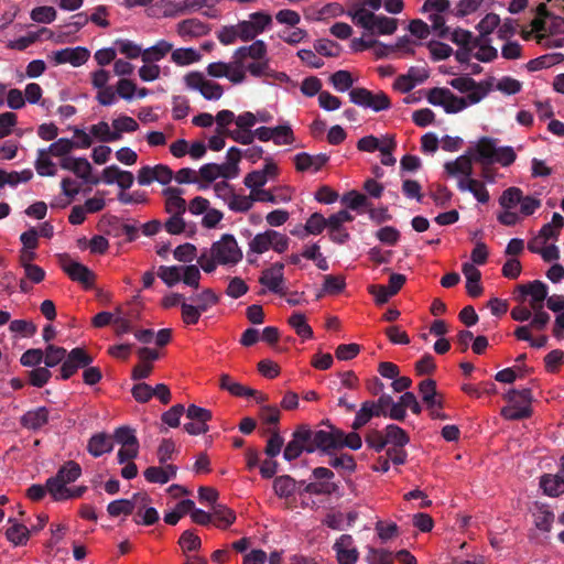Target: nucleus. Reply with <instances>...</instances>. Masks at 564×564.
Wrapping results in <instances>:
<instances>
[{"instance_id": "nucleus-1", "label": "nucleus", "mask_w": 564, "mask_h": 564, "mask_svg": "<svg viewBox=\"0 0 564 564\" xmlns=\"http://www.w3.org/2000/svg\"><path fill=\"white\" fill-rule=\"evenodd\" d=\"M448 84L465 96L458 97L448 88L443 87L433 88L426 95V99L431 105L443 108L446 113H457L470 106L477 105L491 91L489 82H476L468 75L454 77Z\"/></svg>"}, {"instance_id": "nucleus-2", "label": "nucleus", "mask_w": 564, "mask_h": 564, "mask_svg": "<svg viewBox=\"0 0 564 564\" xmlns=\"http://www.w3.org/2000/svg\"><path fill=\"white\" fill-rule=\"evenodd\" d=\"M383 0H355L348 14L352 22L362 28L367 34L375 36L391 35L398 28L397 20L376 13Z\"/></svg>"}, {"instance_id": "nucleus-3", "label": "nucleus", "mask_w": 564, "mask_h": 564, "mask_svg": "<svg viewBox=\"0 0 564 564\" xmlns=\"http://www.w3.org/2000/svg\"><path fill=\"white\" fill-rule=\"evenodd\" d=\"M310 449L324 456H334L344 448L358 451L362 446V440L359 433L352 431L346 433L336 425H326V429H308Z\"/></svg>"}, {"instance_id": "nucleus-4", "label": "nucleus", "mask_w": 564, "mask_h": 564, "mask_svg": "<svg viewBox=\"0 0 564 564\" xmlns=\"http://www.w3.org/2000/svg\"><path fill=\"white\" fill-rule=\"evenodd\" d=\"M272 25V17L265 11L250 13L246 20L223 28L218 33V40L224 45L234 44L237 40L248 42L265 32Z\"/></svg>"}, {"instance_id": "nucleus-5", "label": "nucleus", "mask_w": 564, "mask_h": 564, "mask_svg": "<svg viewBox=\"0 0 564 564\" xmlns=\"http://www.w3.org/2000/svg\"><path fill=\"white\" fill-rule=\"evenodd\" d=\"M533 34L536 42L546 47H560L563 44L564 20L560 17L544 13L531 23V31L525 34Z\"/></svg>"}, {"instance_id": "nucleus-6", "label": "nucleus", "mask_w": 564, "mask_h": 564, "mask_svg": "<svg viewBox=\"0 0 564 564\" xmlns=\"http://www.w3.org/2000/svg\"><path fill=\"white\" fill-rule=\"evenodd\" d=\"M273 116L267 109H259L254 112L242 111L235 115L231 110H220L217 113V124L220 130H226L227 126L235 123V128H254L257 123H269Z\"/></svg>"}, {"instance_id": "nucleus-7", "label": "nucleus", "mask_w": 564, "mask_h": 564, "mask_svg": "<svg viewBox=\"0 0 564 564\" xmlns=\"http://www.w3.org/2000/svg\"><path fill=\"white\" fill-rule=\"evenodd\" d=\"M158 276L169 286L172 288L180 282L185 285L197 289L202 278L197 265H161L158 270Z\"/></svg>"}, {"instance_id": "nucleus-8", "label": "nucleus", "mask_w": 564, "mask_h": 564, "mask_svg": "<svg viewBox=\"0 0 564 564\" xmlns=\"http://www.w3.org/2000/svg\"><path fill=\"white\" fill-rule=\"evenodd\" d=\"M191 302L182 303V321L186 325H195L198 323L203 313L217 304L218 296L210 289L189 297Z\"/></svg>"}, {"instance_id": "nucleus-9", "label": "nucleus", "mask_w": 564, "mask_h": 564, "mask_svg": "<svg viewBox=\"0 0 564 564\" xmlns=\"http://www.w3.org/2000/svg\"><path fill=\"white\" fill-rule=\"evenodd\" d=\"M508 405L502 408L501 415L507 421L525 420L531 415L532 395L530 390H510L506 394Z\"/></svg>"}, {"instance_id": "nucleus-10", "label": "nucleus", "mask_w": 564, "mask_h": 564, "mask_svg": "<svg viewBox=\"0 0 564 564\" xmlns=\"http://www.w3.org/2000/svg\"><path fill=\"white\" fill-rule=\"evenodd\" d=\"M290 239L286 235L268 229L257 234L248 243L249 252L262 254L269 250L283 253L289 249Z\"/></svg>"}, {"instance_id": "nucleus-11", "label": "nucleus", "mask_w": 564, "mask_h": 564, "mask_svg": "<svg viewBox=\"0 0 564 564\" xmlns=\"http://www.w3.org/2000/svg\"><path fill=\"white\" fill-rule=\"evenodd\" d=\"M367 445L376 452H381L387 444L403 447L409 443L408 434L399 425H387L386 433L371 430L366 435Z\"/></svg>"}, {"instance_id": "nucleus-12", "label": "nucleus", "mask_w": 564, "mask_h": 564, "mask_svg": "<svg viewBox=\"0 0 564 564\" xmlns=\"http://www.w3.org/2000/svg\"><path fill=\"white\" fill-rule=\"evenodd\" d=\"M210 254L220 265H234L242 259V251L232 235L225 234L214 242L209 249Z\"/></svg>"}, {"instance_id": "nucleus-13", "label": "nucleus", "mask_w": 564, "mask_h": 564, "mask_svg": "<svg viewBox=\"0 0 564 564\" xmlns=\"http://www.w3.org/2000/svg\"><path fill=\"white\" fill-rule=\"evenodd\" d=\"M422 12L427 17L436 35H447L448 28L445 24L446 15L451 13L449 0H426L422 7Z\"/></svg>"}, {"instance_id": "nucleus-14", "label": "nucleus", "mask_w": 564, "mask_h": 564, "mask_svg": "<svg viewBox=\"0 0 564 564\" xmlns=\"http://www.w3.org/2000/svg\"><path fill=\"white\" fill-rule=\"evenodd\" d=\"M187 89L199 93L206 100H219L224 88L216 82L208 79L203 73L191 72L184 76Z\"/></svg>"}, {"instance_id": "nucleus-15", "label": "nucleus", "mask_w": 564, "mask_h": 564, "mask_svg": "<svg viewBox=\"0 0 564 564\" xmlns=\"http://www.w3.org/2000/svg\"><path fill=\"white\" fill-rule=\"evenodd\" d=\"M207 74L214 78H227L231 84L245 83V64L232 56L230 62H214L207 65Z\"/></svg>"}, {"instance_id": "nucleus-16", "label": "nucleus", "mask_w": 564, "mask_h": 564, "mask_svg": "<svg viewBox=\"0 0 564 564\" xmlns=\"http://www.w3.org/2000/svg\"><path fill=\"white\" fill-rule=\"evenodd\" d=\"M349 99L352 104L375 112L390 108V100L382 91L372 93L366 88H354L349 91Z\"/></svg>"}, {"instance_id": "nucleus-17", "label": "nucleus", "mask_w": 564, "mask_h": 564, "mask_svg": "<svg viewBox=\"0 0 564 564\" xmlns=\"http://www.w3.org/2000/svg\"><path fill=\"white\" fill-rule=\"evenodd\" d=\"M91 85L97 89L96 99L101 106H113L116 104V94L113 87L109 86L110 73L104 68H99L91 73Z\"/></svg>"}, {"instance_id": "nucleus-18", "label": "nucleus", "mask_w": 564, "mask_h": 564, "mask_svg": "<svg viewBox=\"0 0 564 564\" xmlns=\"http://www.w3.org/2000/svg\"><path fill=\"white\" fill-rule=\"evenodd\" d=\"M292 436V440L286 444L283 452V457L286 460L291 462L296 459L303 452L312 454L307 425H301L293 432Z\"/></svg>"}, {"instance_id": "nucleus-19", "label": "nucleus", "mask_w": 564, "mask_h": 564, "mask_svg": "<svg viewBox=\"0 0 564 564\" xmlns=\"http://www.w3.org/2000/svg\"><path fill=\"white\" fill-rule=\"evenodd\" d=\"M228 137L243 145L251 144L256 139L268 142L272 141V127L235 128L232 131H228Z\"/></svg>"}, {"instance_id": "nucleus-20", "label": "nucleus", "mask_w": 564, "mask_h": 564, "mask_svg": "<svg viewBox=\"0 0 564 564\" xmlns=\"http://www.w3.org/2000/svg\"><path fill=\"white\" fill-rule=\"evenodd\" d=\"M518 290L522 296L528 299V306L531 310H540L544 307V302L547 299V285L542 281L535 280L527 284H521Z\"/></svg>"}, {"instance_id": "nucleus-21", "label": "nucleus", "mask_w": 564, "mask_h": 564, "mask_svg": "<svg viewBox=\"0 0 564 564\" xmlns=\"http://www.w3.org/2000/svg\"><path fill=\"white\" fill-rule=\"evenodd\" d=\"M89 55L87 48L76 46L54 51L48 55V58L56 65L68 63L74 67H79L88 61Z\"/></svg>"}, {"instance_id": "nucleus-22", "label": "nucleus", "mask_w": 564, "mask_h": 564, "mask_svg": "<svg viewBox=\"0 0 564 564\" xmlns=\"http://www.w3.org/2000/svg\"><path fill=\"white\" fill-rule=\"evenodd\" d=\"M219 387L234 397L253 399L258 403L264 401V395L261 392L241 384L227 373L220 375Z\"/></svg>"}, {"instance_id": "nucleus-23", "label": "nucleus", "mask_w": 564, "mask_h": 564, "mask_svg": "<svg viewBox=\"0 0 564 564\" xmlns=\"http://www.w3.org/2000/svg\"><path fill=\"white\" fill-rule=\"evenodd\" d=\"M283 271L284 264L281 262H275L262 272L259 282L270 292L282 294L284 292Z\"/></svg>"}, {"instance_id": "nucleus-24", "label": "nucleus", "mask_w": 564, "mask_h": 564, "mask_svg": "<svg viewBox=\"0 0 564 564\" xmlns=\"http://www.w3.org/2000/svg\"><path fill=\"white\" fill-rule=\"evenodd\" d=\"M175 32L183 41H192L207 35L209 28L200 20L192 18L180 21L175 25Z\"/></svg>"}, {"instance_id": "nucleus-25", "label": "nucleus", "mask_w": 564, "mask_h": 564, "mask_svg": "<svg viewBox=\"0 0 564 564\" xmlns=\"http://www.w3.org/2000/svg\"><path fill=\"white\" fill-rule=\"evenodd\" d=\"M497 147V142L494 139L481 138L469 147L468 153L473 159L482 164H492Z\"/></svg>"}, {"instance_id": "nucleus-26", "label": "nucleus", "mask_w": 564, "mask_h": 564, "mask_svg": "<svg viewBox=\"0 0 564 564\" xmlns=\"http://www.w3.org/2000/svg\"><path fill=\"white\" fill-rule=\"evenodd\" d=\"M62 268L72 280L82 283L86 288H89L94 282V273L86 265L68 257L62 259Z\"/></svg>"}, {"instance_id": "nucleus-27", "label": "nucleus", "mask_w": 564, "mask_h": 564, "mask_svg": "<svg viewBox=\"0 0 564 564\" xmlns=\"http://www.w3.org/2000/svg\"><path fill=\"white\" fill-rule=\"evenodd\" d=\"M445 172L448 176L454 177L459 181L465 180V177H470L473 173V158L467 152L453 161H448L444 164Z\"/></svg>"}, {"instance_id": "nucleus-28", "label": "nucleus", "mask_w": 564, "mask_h": 564, "mask_svg": "<svg viewBox=\"0 0 564 564\" xmlns=\"http://www.w3.org/2000/svg\"><path fill=\"white\" fill-rule=\"evenodd\" d=\"M352 538L349 534H343L334 544L336 551L337 561L339 564H356L359 557V553L356 547L352 546Z\"/></svg>"}, {"instance_id": "nucleus-29", "label": "nucleus", "mask_w": 564, "mask_h": 564, "mask_svg": "<svg viewBox=\"0 0 564 564\" xmlns=\"http://www.w3.org/2000/svg\"><path fill=\"white\" fill-rule=\"evenodd\" d=\"M59 165L62 169L74 173L77 177L86 183H97V181H91L90 178L93 167L88 160L85 158H64L59 162Z\"/></svg>"}, {"instance_id": "nucleus-30", "label": "nucleus", "mask_w": 564, "mask_h": 564, "mask_svg": "<svg viewBox=\"0 0 564 564\" xmlns=\"http://www.w3.org/2000/svg\"><path fill=\"white\" fill-rule=\"evenodd\" d=\"M427 76L429 74L425 68L412 67L406 74L397 77L393 87L401 93H408L415 86L422 84Z\"/></svg>"}, {"instance_id": "nucleus-31", "label": "nucleus", "mask_w": 564, "mask_h": 564, "mask_svg": "<svg viewBox=\"0 0 564 564\" xmlns=\"http://www.w3.org/2000/svg\"><path fill=\"white\" fill-rule=\"evenodd\" d=\"M234 57L243 64L247 58L254 61H269L267 44L262 40H256L248 46H241L237 48L234 52Z\"/></svg>"}, {"instance_id": "nucleus-32", "label": "nucleus", "mask_w": 564, "mask_h": 564, "mask_svg": "<svg viewBox=\"0 0 564 564\" xmlns=\"http://www.w3.org/2000/svg\"><path fill=\"white\" fill-rule=\"evenodd\" d=\"M252 75L253 77H267L273 78L276 80H286L288 76L284 73H275L270 68L269 61H254L246 64L245 63V82L247 80V74Z\"/></svg>"}, {"instance_id": "nucleus-33", "label": "nucleus", "mask_w": 564, "mask_h": 564, "mask_svg": "<svg viewBox=\"0 0 564 564\" xmlns=\"http://www.w3.org/2000/svg\"><path fill=\"white\" fill-rule=\"evenodd\" d=\"M327 161L328 156L326 154L310 155L302 152L294 156L295 167L299 172H317Z\"/></svg>"}, {"instance_id": "nucleus-34", "label": "nucleus", "mask_w": 564, "mask_h": 564, "mask_svg": "<svg viewBox=\"0 0 564 564\" xmlns=\"http://www.w3.org/2000/svg\"><path fill=\"white\" fill-rule=\"evenodd\" d=\"M184 0H159L152 7V15L175 18L185 14Z\"/></svg>"}, {"instance_id": "nucleus-35", "label": "nucleus", "mask_w": 564, "mask_h": 564, "mask_svg": "<svg viewBox=\"0 0 564 564\" xmlns=\"http://www.w3.org/2000/svg\"><path fill=\"white\" fill-rule=\"evenodd\" d=\"M165 196V210L170 215H183L186 210V202L182 197V191L175 187H169L163 191Z\"/></svg>"}, {"instance_id": "nucleus-36", "label": "nucleus", "mask_w": 564, "mask_h": 564, "mask_svg": "<svg viewBox=\"0 0 564 564\" xmlns=\"http://www.w3.org/2000/svg\"><path fill=\"white\" fill-rule=\"evenodd\" d=\"M220 1L221 0H184L183 4L185 13L200 12L207 18H217L218 10L216 9V6Z\"/></svg>"}, {"instance_id": "nucleus-37", "label": "nucleus", "mask_w": 564, "mask_h": 564, "mask_svg": "<svg viewBox=\"0 0 564 564\" xmlns=\"http://www.w3.org/2000/svg\"><path fill=\"white\" fill-rule=\"evenodd\" d=\"M563 226L564 217L558 213H554L551 221L545 224L531 240H539L541 243H546L550 239H556Z\"/></svg>"}, {"instance_id": "nucleus-38", "label": "nucleus", "mask_w": 564, "mask_h": 564, "mask_svg": "<svg viewBox=\"0 0 564 564\" xmlns=\"http://www.w3.org/2000/svg\"><path fill=\"white\" fill-rule=\"evenodd\" d=\"M200 59V52L194 47H173L171 51V62L177 66H189L198 63Z\"/></svg>"}, {"instance_id": "nucleus-39", "label": "nucleus", "mask_w": 564, "mask_h": 564, "mask_svg": "<svg viewBox=\"0 0 564 564\" xmlns=\"http://www.w3.org/2000/svg\"><path fill=\"white\" fill-rule=\"evenodd\" d=\"M462 271L466 278L467 293L473 297L479 296L482 292V288L480 285V271L469 262H465L463 264Z\"/></svg>"}, {"instance_id": "nucleus-40", "label": "nucleus", "mask_w": 564, "mask_h": 564, "mask_svg": "<svg viewBox=\"0 0 564 564\" xmlns=\"http://www.w3.org/2000/svg\"><path fill=\"white\" fill-rule=\"evenodd\" d=\"M457 187L460 192L471 193L474 197L481 204H485L489 200V193L486 189L484 183L473 178L471 176L459 181Z\"/></svg>"}, {"instance_id": "nucleus-41", "label": "nucleus", "mask_w": 564, "mask_h": 564, "mask_svg": "<svg viewBox=\"0 0 564 564\" xmlns=\"http://www.w3.org/2000/svg\"><path fill=\"white\" fill-rule=\"evenodd\" d=\"M43 35H45L47 39H51L53 36V33L48 29L42 28L36 32H29L23 36L9 41L8 47L12 50L23 51L32 44L40 41Z\"/></svg>"}, {"instance_id": "nucleus-42", "label": "nucleus", "mask_w": 564, "mask_h": 564, "mask_svg": "<svg viewBox=\"0 0 564 564\" xmlns=\"http://www.w3.org/2000/svg\"><path fill=\"white\" fill-rule=\"evenodd\" d=\"M113 444L111 437L106 433L93 435L88 442L87 449L94 457H100L105 453L111 452Z\"/></svg>"}, {"instance_id": "nucleus-43", "label": "nucleus", "mask_w": 564, "mask_h": 564, "mask_svg": "<svg viewBox=\"0 0 564 564\" xmlns=\"http://www.w3.org/2000/svg\"><path fill=\"white\" fill-rule=\"evenodd\" d=\"M54 155L45 149L37 150L35 160V170L41 176H55L57 174V164L52 160Z\"/></svg>"}, {"instance_id": "nucleus-44", "label": "nucleus", "mask_w": 564, "mask_h": 564, "mask_svg": "<svg viewBox=\"0 0 564 564\" xmlns=\"http://www.w3.org/2000/svg\"><path fill=\"white\" fill-rule=\"evenodd\" d=\"M173 44L166 40H159L152 46L143 48L142 62L156 63L171 53Z\"/></svg>"}, {"instance_id": "nucleus-45", "label": "nucleus", "mask_w": 564, "mask_h": 564, "mask_svg": "<svg viewBox=\"0 0 564 564\" xmlns=\"http://www.w3.org/2000/svg\"><path fill=\"white\" fill-rule=\"evenodd\" d=\"M33 177V172L30 169L17 171L0 170V188L4 186L15 187L19 184L26 183Z\"/></svg>"}, {"instance_id": "nucleus-46", "label": "nucleus", "mask_w": 564, "mask_h": 564, "mask_svg": "<svg viewBox=\"0 0 564 564\" xmlns=\"http://www.w3.org/2000/svg\"><path fill=\"white\" fill-rule=\"evenodd\" d=\"M540 486L550 497H558L564 492V477L556 474H546L541 477Z\"/></svg>"}, {"instance_id": "nucleus-47", "label": "nucleus", "mask_w": 564, "mask_h": 564, "mask_svg": "<svg viewBox=\"0 0 564 564\" xmlns=\"http://www.w3.org/2000/svg\"><path fill=\"white\" fill-rule=\"evenodd\" d=\"M328 465L336 470H345L349 474L355 473L357 469L355 457L351 454L343 453V451L334 456H329Z\"/></svg>"}, {"instance_id": "nucleus-48", "label": "nucleus", "mask_w": 564, "mask_h": 564, "mask_svg": "<svg viewBox=\"0 0 564 564\" xmlns=\"http://www.w3.org/2000/svg\"><path fill=\"white\" fill-rule=\"evenodd\" d=\"M112 325L115 327V333L118 336H122L124 334L134 332L132 316L126 314L121 306H117L115 308V317Z\"/></svg>"}, {"instance_id": "nucleus-49", "label": "nucleus", "mask_w": 564, "mask_h": 564, "mask_svg": "<svg viewBox=\"0 0 564 564\" xmlns=\"http://www.w3.org/2000/svg\"><path fill=\"white\" fill-rule=\"evenodd\" d=\"M528 249L533 253H539L546 262L556 261L560 258V250L555 245L547 246L539 240H530Z\"/></svg>"}, {"instance_id": "nucleus-50", "label": "nucleus", "mask_w": 564, "mask_h": 564, "mask_svg": "<svg viewBox=\"0 0 564 564\" xmlns=\"http://www.w3.org/2000/svg\"><path fill=\"white\" fill-rule=\"evenodd\" d=\"M9 522L13 524L6 531L7 539L14 545L26 544L30 538V530L24 524L14 522L13 519H9Z\"/></svg>"}, {"instance_id": "nucleus-51", "label": "nucleus", "mask_w": 564, "mask_h": 564, "mask_svg": "<svg viewBox=\"0 0 564 564\" xmlns=\"http://www.w3.org/2000/svg\"><path fill=\"white\" fill-rule=\"evenodd\" d=\"M419 392L422 400L426 405H440L441 395L436 392L435 381L432 379H425L419 384Z\"/></svg>"}, {"instance_id": "nucleus-52", "label": "nucleus", "mask_w": 564, "mask_h": 564, "mask_svg": "<svg viewBox=\"0 0 564 564\" xmlns=\"http://www.w3.org/2000/svg\"><path fill=\"white\" fill-rule=\"evenodd\" d=\"M115 46L117 50V53H120L121 55H124L127 58L130 59H137V58H143V48L141 45L134 43L130 40H117L115 42Z\"/></svg>"}, {"instance_id": "nucleus-53", "label": "nucleus", "mask_w": 564, "mask_h": 564, "mask_svg": "<svg viewBox=\"0 0 564 564\" xmlns=\"http://www.w3.org/2000/svg\"><path fill=\"white\" fill-rule=\"evenodd\" d=\"M294 141L295 137L289 123L272 127V142L275 145H292Z\"/></svg>"}, {"instance_id": "nucleus-54", "label": "nucleus", "mask_w": 564, "mask_h": 564, "mask_svg": "<svg viewBox=\"0 0 564 564\" xmlns=\"http://www.w3.org/2000/svg\"><path fill=\"white\" fill-rule=\"evenodd\" d=\"M90 134L93 139L100 142H113L118 140V134L113 132L112 127L106 121L93 124L90 127Z\"/></svg>"}, {"instance_id": "nucleus-55", "label": "nucleus", "mask_w": 564, "mask_h": 564, "mask_svg": "<svg viewBox=\"0 0 564 564\" xmlns=\"http://www.w3.org/2000/svg\"><path fill=\"white\" fill-rule=\"evenodd\" d=\"M180 449L172 438H162L156 449L158 460L161 465H165L169 460H173Z\"/></svg>"}, {"instance_id": "nucleus-56", "label": "nucleus", "mask_w": 564, "mask_h": 564, "mask_svg": "<svg viewBox=\"0 0 564 564\" xmlns=\"http://www.w3.org/2000/svg\"><path fill=\"white\" fill-rule=\"evenodd\" d=\"M290 326L303 339H310L313 336L312 327L307 324L304 314L296 312L289 318Z\"/></svg>"}, {"instance_id": "nucleus-57", "label": "nucleus", "mask_w": 564, "mask_h": 564, "mask_svg": "<svg viewBox=\"0 0 564 564\" xmlns=\"http://www.w3.org/2000/svg\"><path fill=\"white\" fill-rule=\"evenodd\" d=\"M66 485V482H64L56 476L46 479L47 492L51 495L54 501L67 500V494L69 488H67Z\"/></svg>"}, {"instance_id": "nucleus-58", "label": "nucleus", "mask_w": 564, "mask_h": 564, "mask_svg": "<svg viewBox=\"0 0 564 564\" xmlns=\"http://www.w3.org/2000/svg\"><path fill=\"white\" fill-rule=\"evenodd\" d=\"M474 48H477V53H474V58L479 62H491L498 55L497 50L491 46L486 37H478V43L473 44Z\"/></svg>"}, {"instance_id": "nucleus-59", "label": "nucleus", "mask_w": 564, "mask_h": 564, "mask_svg": "<svg viewBox=\"0 0 564 564\" xmlns=\"http://www.w3.org/2000/svg\"><path fill=\"white\" fill-rule=\"evenodd\" d=\"M296 482L288 476H279L273 481V489L276 496L280 498H289L295 492Z\"/></svg>"}, {"instance_id": "nucleus-60", "label": "nucleus", "mask_w": 564, "mask_h": 564, "mask_svg": "<svg viewBox=\"0 0 564 564\" xmlns=\"http://www.w3.org/2000/svg\"><path fill=\"white\" fill-rule=\"evenodd\" d=\"M113 132L118 134V140L121 139L122 133L134 132L139 129L138 122L129 116L122 115L113 119L111 122Z\"/></svg>"}, {"instance_id": "nucleus-61", "label": "nucleus", "mask_w": 564, "mask_h": 564, "mask_svg": "<svg viewBox=\"0 0 564 564\" xmlns=\"http://www.w3.org/2000/svg\"><path fill=\"white\" fill-rule=\"evenodd\" d=\"M253 197L252 193L249 195L237 194L236 192L229 199L227 207L235 213H246L250 210L253 206Z\"/></svg>"}, {"instance_id": "nucleus-62", "label": "nucleus", "mask_w": 564, "mask_h": 564, "mask_svg": "<svg viewBox=\"0 0 564 564\" xmlns=\"http://www.w3.org/2000/svg\"><path fill=\"white\" fill-rule=\"evenodd\" d=\"M134 90L135 82L130 78H120L113 88V94H116V102L119 98L127 102H131L133 100Z\"/></svg>"}, {"instance_id": "nucleus-63", "label": "nucleus", "mask_w": 564, "mask_h": 564, "mask_svg": "<svg viewBox=\"0 0 564 564\" xmlns=\"http://www.w3.org/2000/svg\"><path fill=\"white\" fill-rule=\"evenodd\" d=\"M82 475V468L78 463L68 460L56 473V477L66 484L76 481Z\"/></svg>"}, {"instance_id": "nucleus-64", "label": "nucleus", "mask_w": 564, "mask_h": 564, "mask_svg": "<svg viewBox=\"0 0 564 564\" xmlns=\"http://www.w3.org/2000/svg\"><path fill=\"white\" fill-rule=\"evenodd\" d=\"M138 69V76L143 83H152L161 78L162 68L153 62H142Z\"/></svg>"}]
</instances>
